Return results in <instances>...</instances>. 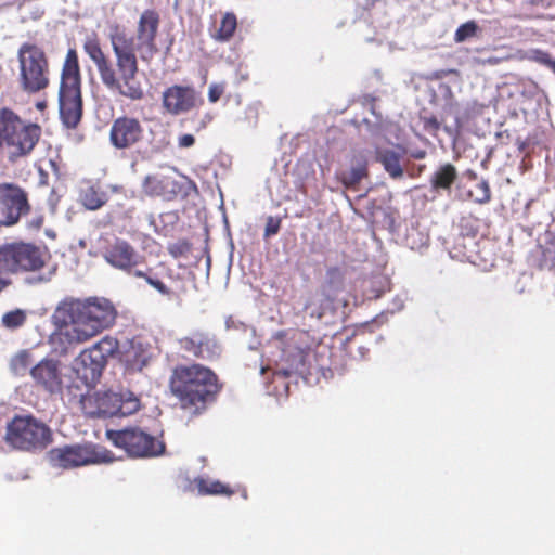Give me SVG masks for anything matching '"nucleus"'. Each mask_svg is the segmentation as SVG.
<instances>
[{
	"label": "nucleus",
	"instance_id": "nucleus-1",
	"mask_svg": "<svg viewBox=\"0 0 555 555\" xmlns=\"http://www.w3.org/2000/svg\"><path fill=\"white\" fill-rule=\"evenodd\" d=\"M108 40L114 61L102 49L96 33L88 35L82 44L85 53L96 67L102 85L113 94L127 100H143L145 93L138 78L140 67L134 38L122 25L114 23L109 25Z\"/></svg>",
	"mask_w": 555,
	"mask_h": 555
},
{
	"label": "nucleus",
	"instance_id": "nucleus-2",
	"mask_svg": "<svg viewBox=\"0 0 555 555\" xmlns=\"http://www.w3.org/2000/svg\"><path fill=\"white\" fill-rule=\"evenodd\" d=\"M117 311L106 298L90 297L86 300L66 298L56 307L53 319L64 327L63 335L69 344H82L115 324Z\"/></svg>",
	"mask_w": 555,
	"mask_h": 555
},
{
	"label": "nucleus",
	"instance_id": "nucleus-3",
	"mask_svg": "<svg viewBox=\"0 0 555 555\" xmlns=\"http://www.w3.org/2000/svg\"><path fill=\"white\" fill-rule=\"evenodd\" d=\"M168 386L180 406L195 414L202 413L221 390L217 374L199 363L176 365Z\"/></svg>",
	"mask_w": 555,
	"mask_h": 555
},
{
	"label": "nucleus",
	"instance_id": "nucleus-4",
	"mask_svg": "<svg viewBox=\"0 0 555 555\" xmlns=\"http://www.w3.org/2000/svg\"><path fill=\"white\" fill-rule=\"evenodd\" d=\"M59 111L62 122L75 129L83 112L81 73L76 49H68L61 70L59 89Z\"/></svg>",
	"mask_w": 555,
	"mask_h": 555
},
{
	"label": "nucleus",
	"instance_id": "nucleus-5",
	"mask_svg": "<svg viewBox=\"0 0 555 555\" xmlns=\"http://www.w3.org/2000/svg\"><path fill=\"white\" fill-rule=\"evenodd\" d=\"M16 57V82L20 90L27 95L44 92L51 83V68L43 48L33 42H24L20 46Z\"/></svg>",
	"mask_w": 555,
	"mask_h": 555
},
{
	"label": "nucleus",
	"instance_id": "nucleus-6",
	"mask_svg": "<svg viewBox=\"0 0 555 555\" xmlns=\"http://www.w3.org/2000/svg\"><path fill=\"white\" fill-rule=\"evenodd\" d=\"M104 260L113 268L137 279H144L149 285L162 295L169 296L171 291L153 275V268L146 264L145 257L134 246L121 238H116L103 251Z\"/></svg>",
	"mask_w": 555,
	"mask_h": 555
},
{
	"label": "nucleus",
	"instance_id": "nucleus-7",
	"mask_svg": "<svg viewBox=\"0 0 555 555\" xmlns=\"http://www.w3.org/2000/svg\"><path fill=\"white\" fill-rule=\"evenodd\" d=\"M5 442L13 449L37 452L53 440L51 428L33 415H15L7 425Z\"/></svg>",
	"mask_w": 555,
	"mask_h": 555
},
{
	"label": "nucleus",
	"instance_id": "nucleus-8",
	"mask_svg": "<svg viewBox=\"0 0 555 555\" xmlns=\"http://www.w3.org/2000/svg\"><path fill=\"white\" fill-rule=\"evenodd\" d=\"M119 353L118 339L106 335L79 353L74 370L86 386H91L100 378L108 359L119 357Z\"/></svg>",
	"mask_w": 555,
	"mask_h": 555
},
{
	"label": "nucleus",
	"instance_id": "nucleus-9",
	"mask_svg": "<svg viewBox=\"0 0 555 555\" xmlns=\"http://www.w3.org/2000/svg\"><path fill=\"white\" fill-rule=\"evenodd\" d=\"M44 264L42 251L33 243L16 241L0 245L1 275L39 271Z\"/></svg>",
	"mask_w": 555,
	"mask_h": 555
},
{
	"label": "nucleus",
	"instance_id": "nucleus-10",
	"mask_svg": "<svg viewBox=\"0 0 555 555\" xmlns=\"http://www.w3.org/2000/svg\"><path fill=\"white\" fill-rule=\"evenodd\" d=\"M107 439L118 449L124 450L130 457L146 459L162 455L165 442L139 427H128L120 430H107Z\"/></svg>",
	"mask_w": 555,
	"mask_h": 555
},
{
	"label": "nucleus",
	"instance_id": "nucleus-11",
	"mask_svg": "<svg viewBox=\"0 0 555 555\" xmlns=\"http://www.w3.org/2000/svg\"><path fill=\"white\" fill-rule=\"evenodd\" d=\"M142 193L147 197H158L166 202L186 198L196 184L185 176L180 179L170 172L146 175L141 183Z\"/></svg>",
	"mask_w": 555,
	"mask_h": 555
},
{
	"label": "nucleus",
	"instance_id": "nucleus-12",
	"mask_svg": "<svg viewBox=\"0 0 555 555\" xmlns=\"http://www.w3.org/2000/svg\"><path fill=\"white\" fill-rule=\"evenodd\" d=\"M31 211L27 191L14 182H0V228H10Z\"/></svg>",
	"mask_w": 555,
	"mask_h": 555
},
{
	"label": "nucleus",
	"instance_id": "nucleus-13",
	"mask_svg": "<svg viewBox=\"0 0 555 555\" xmlns=\"http://www.w3.org/2000/svg\"><path fill=\"white\" fill-rule=\"evenodd\" d=\"M49 461L53 467L72 469L100 463L103 457L90 443H76L56 447L49 451Z\"/></svg>",
	"mask_w": 555,
	"mask_h": 555
},
{
	"label": "nucleus",
	"instance_id": "nucleus-14",
	"mask_svg": "<svg viewBox=\"0 0 555 555\" xmlns=\"http://www.w3.org/2000/svg\"><path fill=\"white\" fill-rule=\"evenodd\" d=\"M160 24V15L154 9L144 10L138 21L134 48L135 52L144 62H149L157 53L158 48L156 43L158 28Z\"/></svg>",
	"mask_w": 555,
	"mask_h": 555
},
{
	"label": "nucleus",
	"instance_id": "nucleus-15",
	"mask_svg": "<svg viewBox=\"0 0 555 555\" xmlns=\"http://www.w3.org/2000/svg\"><path fill=\"white\" fill-rule=\"evenodd\" d=\"M145 137L142 122L133 116L122 115L112 121L108 140L116 150H131L140 145Z\"/></svg>",
	"mask_w": 555,
	"mask_h": 555
},
{
	"label": "nucleus",
	"instance_id": "nucleus-16",
	"mask_svg": "<svg viewBox=\"0 0 555 555\" xmlns=\"http://www.w3.org/2000/svg\"><path fill=\"white\" fill-rule=\"evenodd\" d=\"M181 350L196 359L212 361L221 356L222 347L217 336L208 331L196 330L178 340Z\"/></svg>",
	"mask_w": 555,
	"mask_h": 555
},
{
	"label": "nucleus",
	"instance_id": "nucleus-17",
	"mask_svg": "<svg viewBox=\"0 0 555 555\" xmlns=\"http://www.w3.org/2000/svg\"><path fill=\"white\" fill-rule=\"evenodd\" d=\"M59 360L44 358L30 370V376L36 385L50 393H61L63 390V375Z\"/></svg>",
	"mask_w": 555,
	"mask_h": 555
},
{
	"label": "nucleus",
	"instance_id": "nucleus-18",
	"mask_svg": "<svg viewBox=\"0 0 555 555\" xmlns=\"http://www.w3.org/2000/svg\"><path fill=\"white\" fill-rule=\"evenodd\" d=\"M118 402L119 393L109 390L90 392L80 399L82 411L91 417L117 416Z\"/></svg>",
	"mask_w": 555,
	"mask_h": 555
},
{
	"label": "nucleus",
	"instance_id": "nucleus-19",
	"mask_svg": "<svg viewBox=\"0 0 555 555\" xmlns=\"http://www.w3.org/2000/svg\"><path fill=\"white\" fill-rule=\"evenodd\" d=\"M197 104V93L193 87L175 85L163 93V107L171 115L193 109Z\"/></svg>",
	"mask_w": 555,
	"mask_h": 555
},
{
	"label": "nucleus",
	"instance_id": "nucleus-20",
	"mask_svg": "<svg viewBox=\"0 0 555 555\" xmlns=\"http://www.w3.org/2000/svg\"><path fill=\"white\" fill-rule=\"evenodd\" d=\"M308 334L300 330H288L276 333L275 339L280 340L282 347V358L289 364L292 369H297L304 362V356L308 346L301 343Z\"/></svg>",
	"mask_w": 555,
	"mask_h": 555
},
{
	"label": "nucleus",
	"instance_id": "nucleus-21",
	"mask_svg": "<svg viewBox=\"0 0 555 555\" xmlns=\"http://www.w3.org/2000/svg\"><path fill=\"white\" fill-rule=\"evenodd\" d=\"M152 359L149 346L132 339L119 353V361L129 372H140Z\"/></svg>",
	"mask_w": 555,
	"mask_h": 555
},
{
	"label": "nucleus",
	"instance_id": "nucleus-22",
	"mask_svg": "<svg viewBox=\"0 0 555 555\" xmlns=\"http://www.w3.org/2000/svg\"><path fill=\"white\" fill-rule=\"evenodd\" d=\"M459 178L456 167L451 163L441 164L429 178L431 191L436 193L450 192Z\"/></svg>",
	"mask_w": 555,
	"mask_h": 555
},
{
	"label": "nucleus",
	"instance_id": "nucleus-23",
	"mask_svg": "<svg viewBox=\"0 0 555 555\" xmlns=\"http://www.w3.org/2000/svg\"><path fill=\"white\" fill-rule=\"evenodd\" d=\"M513 92L518 95V109L526 112V104L539 95L540 88L531 79H520L513 85Z\"/></svg>",
	"mask_w": 555,
	"mask_h": 555
},
{
	"label": "nucleus",
	"instance_id": "nucleus-24",
	"mask_svg": "<svg viewBox=\"0 0 555 555\" xmlns=\"http://www.w3.org/2000/svg\"><path fill=\"white\" fill-rule=\"evenodd\" d=\"M402 155L393 150H380L376 154V159L384 166V169L393 179L403 177V168L401 166Z\"/></svg>",
	"mask_w": 555,
	"mask_h": 555
},
{
	"label": "nucleus",
	"instance_id": "nucleus-25",
	"mask_svg": "<svg viewBox=\"0 0 555 555\" xmlns=\"http://www.w3.org/2000/svg\"><path fill=\"white\" fill-rule=\"evenodd\" d=\"M107 201V194L100 185H88L80 192V202L89 210L100 209Z\"/></svg>",
	"mask_w": 555,
	"mask_h": 555
},
{
	"label": "nucleus",
	"instance_id": "nucleus-26",
	"mask_svg": "<svg viewBox=\"0 0 555 555\" xmlns=\"http://www.w3.org/2000/svg\"><path fill=\"white\" fill-rule=\"evenodd\" d=\"M197 491L202 495H224L231 496L235 491L227 483L219 480L197 478L195 479Z\"/></svg>",
	"mask_w": 555,
	"mask_h": 555
},
{
	"label": "nucleus",
	"instance_id": "nucleus-27",
	"mask_svg": "<svg viewBox=\"0 0 555 555\" xmlns=\"http://www.w3.org/2000/svg\"><path fill=\"white\" fill-rule=\"evenodd\" d=\"M366 176L367 165L365 162H360L350 170L340 172L338 179L345 188L356 190L360 181Z\"/></svg>",
	"mask_w": 555,
	"mask_h": 555
},
{
	"label": "nucleus",
	"instance_id": "nucleus-28",
	"mask_svg": "<svg viewBox=\"0 0 555 555\" xmlns=\"http://www.w3.org/2000/svg\"><path fill=\"white\" fill-rule=\"evenodd\" d=\"M236 28V15L232 12H227L223 14L220 21V25L216 33L212 35V38L220 42H227L234 36Z\"/></svg>",
	"mask_w": 555,
	"mask_h": 555
},
{
	"label": "nucleus",
	"instance_id": "nucleus-29",
	"mask_svg": "<svg viewBox=\"0 0 555 555\" xmlns=\"http://www.w3.org/2000/svg\"><path fill=\"white\" fill-rule=\"evenodd\" d=\"M328 307V300L325 297L312 296L305 305V310L311 318L321 320Z\"/></svg>",
	"mask_w": 555,
	"mask_h": 555
},
{
	"label": "nucleus",
	"instance_id": "nucleus-30",
	"mask_svg": "<svg viewBox=\"0 0 555 555\" xmlns=\"http://www.w3.org/2000/svg\"><path fill=\"white\" fill-rule=\"evenodd\" d=\"M140 409V401L132 393L127 396L119 393V402L116 405L117 416H127Z\"/></svg>",
	"mask_w": 555,
	"mask_h": 555
},
{
	"label": "nucleus",
	"instance_id": "nucleus-31",
	"mask_svg": "<svg viewBox=\"0 0 555 555\" xmlns=\"http://www.w3.org/2000/svg\"><path fill=\"white\" fill-rule=\"evenodd\" d=\"M27 313L23 309H14L2 315V325L9 330H16L25 324Z\"/></svg>",
	"mask_w": 555,
	"mask_h": 555
},
{
	"label": "nucleus",
	"instance_id": "nucleus-32",
	"mask_svg": "<svg viewBox=\"0 0 555 555\" xmlns=\"http://www.w3.org/2000/svg\"><path fill=\"white\" fill-rule=\"evenodd\" d=\"M467 199H472L477 204H486L491 199V190L486 180H481L475 185L474 190L468 191Z\"/></svg>",
	"mask_w": 555,
	"mask_h": 555
},
{
	"label": "nucleus",
	"instance_id": "nucleus-33",
	"mask_svg": "<svg viewBox=\"0 0 555 555\" xmlns=\"http://www.w3.org/2000/svg\"><path fill=\"white\" fill-rule=\"evenodd\" d=\"M545 235L547 238L542 253V261L545 267L553 268L555 267V230H547Z\"/></svg>",
	"mask_w": 555,
	"mask_h": 555
},
{
	"label": "nucleus",
	"instance_id": "nucleus-34",
	"mask_svg": "<svg viewBox=\"0 0 555 555\" xmlns=\"http://www.w3.org/2000/svg\"><path fill=\"white\" fill-rule=\"evenodd\" d=\"M477 31V23L475 21H468L457 27L454 34V41L457 43L464 42L465 40L475 37Z\"/></svg>",
	"mask_w": 555,
	"mask_h": 555
},
{
	"label": "nucleus",
	"instance_id": "nucleus-35",
	"mask_svg": "<svg viewBox=\"0 0 555 555\" xmlns=\"http://www.w3.org/2000/svg\"><path fill=\"white\" fill-rule=\"evenodd\" d=\"M31 354L27 350L20 351L11 362V367L16 374H23L31 364Z\"/></svg>",
	"mask_w": 555,
	"mask_h": 555
},
{
	"label": "nucleus",
	"instance_id": "nucleus-36",
	"mask_svg": "<svg viewBox=\"0 0 555 555\" xmlns=\"http://www.w3.org/2000/svg\"><path fill=\"white\" fill-rule=\"evenodd\" d=\"M282 219L280 217L269 216L266 220L263 238L267 240L279 233L281 229Z\"/></svg>",
	"mask_w": 555,
	"mask_h": 555
},
{
	"label": "nucleus",
	"instance_id": "nucleus-37",
	"mask_svg": "<svg viewBox=\"0 0 555 555\" xmlns=\"http://www.w3.org/2000/svg\"><path fill=\"white\" fill-rule=\"evenodd\" d=\"M190 249L191 245L186 241H181L176 244H172L168 248L169 254L175 258L185 256L190 251Z\"/></svg>",
	"mask_w": 555,
	"mask_h": 555
},
{
	"label": "nucleus",
	"instance_id": "nucleus-38",
	"mask_svg": "<svg viewBox=\"0 0 555 555\" xmlns=\"http://www.w3.org/2000/svg\"><path fill=\"white\" fill-rule=\"evenodd\" d=\"M225 86L224 83H211L208 90V100L210 103H216L220 100L222 94L224 93Z\"/></svg>",
	"mask_w": 555,
	"mask_h": 555
},
{
	"label": "nucleus",
	"instance_id": "nucleus-39",
	"mask_svg": "<svg viewBox=\"0 0 555 555\" xmlns=\"http://www.w3.org/2000/svg\"><path fill=\"white\" fill-rule=\"evenodd\" d=\"M44 224V216L38 214L26 221V228L31 231H39Z\"/></svg>",
	"mask_w": 555,
	"mask_h": 555
},
{
	"label": "nucleus",
	"instance_id": "nucleus-40",
	"mask_svg": "<svg viewBox=\"0 0 555 555\" xmlns=\"http://www.w3.org/2000/svg\"><path fill=\"white\" fill-rule=\"evenodd\" d=\"M424 128L428 132H437L440 129V124L436 117H428L424 119Z\"/></svg>",
	"mask_w": 555,
	"mask_h": 555
},
{
	"label": "nucleus",
	"instance_id": "nucleus-41",
	"mask_svg": "<svg viewBox=\"0 0 555 555\" xmlns=\"http://www.w3.org/2000/svg\"><path fill=\"white\" fill-rule=\"evenodd\" d=\"M195 143V138L193 134L185 133L179 137L178 145L179 147L186 149L191 147Z\"/></svg>",
	"mask_w": 555,
	"mask_h": 555
},
{
	"label": "nucleus",
	"instance_id": "nucleus-42",
	"mask_svg": "<svg viewBox=\"0 0 555 555\" xmlns=\"http://www.w3.org/2000/svg\"><path fill=\"white\" fill-rule=\"evenodd\" d=\"M538 61L545 65L546 67H548L552 72L554 70L555 68V60L546 52H543L540 54V56L538 57Z\"/></svg>",
	"mask_w": 555,
	"mask_h": 555
},
{
	"label": "nucleus",
	"instance_id": "nucleus-43",
	"mask_svg": "<svg viewBox=\"0 0 555 555\" xmlns=\"http://www.w3.org/2000/svg\"><path fill=\"white\" fill-rule=\"evenodd\" d=\"M478 222V219L477 218H474L472 216L469 217H463L461 219V227L462 228H472L473 227V223H477Z\"/></svg>",
	"mask_w": 555,
	"mask_h": 555
},
{
	"label": "nucleus",
	"instance_id": "nucleus-44",
	"mask_svg": "<svg viewBox=\"0 0 555 555\" xmlns=\"http://www.w3.org/2000/svg\"><path fill=\"white\" fill-rule=\"evenodd\" d=\"M39 175H40V181H39V184L40 185H47L48 184V173L42 169V168H39Z\"/></svg>",
	"mask_w": 555,
	"mask_h": 555
},
{
	"label": "nucleus",
	"instance_id": "nucleus-45",
	"mask_svg": "<svg viewBox=\"0 0 555 555\" xmlns=\"http://www.w3.org/2000/svg\"><path fill=\"white\" fill-rule=\"evenodd\" d=\"M11 284V281L8 280V279H4L1 274H0V293L2 291H4L7 287H9Z\"/></svg>",
	"mask_w": 555,
	"mask_h": 555
},
{
	"label": "nucleus",
	"instance_id": "nucleus-46",
	"mask_svg": "<svg viewBox=\"0 0 555 555\" xmlns=\"http://www.w3.org/2000/svg\"><path fill=\"white\" fill-rule=\"evenodd\" d=\"M327 275L331 278L340 276V270L336 267L330 268L327 270Z\"/></svg>",
	"mask_w": 555,
	"mask_h": 555
},
{
	"label": "nucleus",
	"instance_id": "nucleus-47",
	"mask_svg": "<svg viewBox=\"0 0 555 555\" xmlns=\"http://www.w3.org/2000/svg\"><path fill=\"white\" fill-rule=\"evenodd\" d=\"M415 159H423L426 156L425 151H417L412 155Z\"/></svg>",
	"mask_w": 555,
	"mask_h": 555
},
{
	"label": "nucleus",
	"instance_id": "nucleus-48",
	"mask_svg": "<svg viewBox=\"0 0 555 555\" xmlns=\"http://www.w3.org/2000/svg\"><path fill=\"white\" fill-rule=\"evenodd\" d=\"M466 176L470 180H477V173L474 170H470V169L467 170L466 171Z\"/></svg>",
	"mask_w": 555,
	"mask_h": 555
},
{
	"label": "nucleus",
	"instance_id": "nucleus-49",
	"mask_svg": "<svg viewBox=\"0 0 555 555\" xmlns=\"http://www.w3.org/2000/svg\"><path fill=\"white\" fill-rule=\"evenodd\" d=\"M37 107H38V108H42V107H44V104H43V103H38V104H37Z\"/></svg>",
	"mask_w": 555,
	"mask_h": 555
},
{
	"label": "nucleus",
	"instance_id": "nucleus-50",
	"mask_svg": "<svg viewBox=\"0 0 555 555\" xmlns=\"http://www.w3.org/2000/svg\"><path fill=\"white\" fill-rule=\"evenodd\" d=\"M453 2L455 3V2H456V0H453Z\"/></svg>",
	"mask_w": 555,
	"mask_h": 555
}]
</instances>
